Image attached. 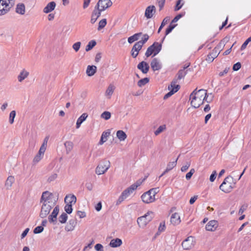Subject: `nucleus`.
Wrapping results in <instances>:
<instances>
[{"label":"nucleus","instance_id":"f257e3e1","mask_svg":"<svg viewBox=\"0 0 251 251\" xmlns=\"http://www.w3.org/2000/svg\"><path fill=\"white\" fill-rule=\"evenodd\" d=\"M40 202L42 203L40 217L45 218L50 213L51 209L54 206L55 201H53L52 194L48 191L44 192L42 195Z\"/></svg>","mask_w":251,"mask_h":251},{"label":"nucleus","instance_id":"f03ea898","mask_svg":"<svg viewBox=\"0 0 251 251\" xmlns=\"http://www.w3.org/2000/svg\"><path fill=\"white\" fill-rule=\"evenodd\" d=\"M208 95L207 94L206 90L204 89H200L198 91L197 89H195L191 94L190 96V100H191V104L192 106L195 108H197L200 105L203 104L204 100L207 102H210V101L207 100Z\"/></svg>","mask_w":251,"mask_h":251},{"label":"nucleus","instance_id":"7ed1b4c3","mask_svg":"<svg viewBox=\"0 0 251 251\" xmlns=\"http://www.w3.org/2000/svg\"><path fill=\"white\" fill-rule=\"evenodd\" d=\"M139 184H134L130 186L129 187L125 189L121 194L120 196L119 197L118 200L116 201V205H119L122 201L129 197L131 194L133 193Z\"/></svg>","mask_w":251,"mask_h":251},{"label":"nucleus","instance_id":"20e7f679","mask_svg":"<svg viewBox=\"0 0 251 251\" xmlns=\"http://www.w3.org/2000/svg\"><path fill=\"white\" fill-rule=\"evenodd\" d=\"M161 43H159L155 42L147 49L145 55L148 57L153 54V56H154L161 51Z\"/></svg>","mask_w":251,"mask_h":251},{"label":"nucleus","instance_id":"39448f33","mask_svg":"<svg viewBox=\"0 0 251 251\" xmlns=\"http://www.w3.org/2000/svg\"><path fill=\"white\" fill-rule=\"evenodd\" d=\"M233 180L232 176H227L220 186V189L225 193H229L233 188L232 184Z\"/></svg>","mask_w":251,"mask_h":251},{"label":"nucleus","instance_id":"423d86ee","mask_svg":"<svg viewBox=\"0 0 251 251\" xmlns=\"http://www.w3.org/2000/svg\"><path fill=\"white\" fill-rule=\"evenodd\" d=\"M153 217V212L149 211L144 216L140 217L137 219V224L140 227H144L152 219Z\"/></svg>","mask_w":251,"mask_h":251},{"label":"nucleus","instance_id":"0eeeda50","mask_svg":"<svg viewBox=\"0 0 251 251\" xmlns=\"http://www.w3.org/2000/svg\"><path fill=\"white\" fill-rule=\"evenodd\" d=\"M177 80L176 79H174L172 82L171 83L170 85L168 86V89L170 90V92L167 93L164 96V99L166 100L172 96L174 94L177 92L180 88V86L176 84Z\"/></svg>","mask_w":251,"mask_h":251},{"label":"nucleus","instance_id":"6e6552de","mask_svg":"<svg viewBox=\"0 0 251 251\" xmlns=\"http://www.w3.org/2000/svg\"><path fill=\"white\" fill-rule=\"evenodd\" d=\"M110 162L105 160L98 165L96 169V173L98 175L103 174L110 167Z\"/></svg>","mask_w":251,"mask_h":251},{"label":"nucleus","instance_id":"1a4fd4ad","mask_svg":"<svg viewBox=\"0 0 251 251\" xmlns=\"http://www.w3.org/2000/svg\"><path fill=\"white\" fill-rule=\"evenodd\" d=\"M112 5V2L111 0H99L95 6L101 11H103Z\"/></svg>","mask_w":251,"mask_h":251},{"label":"nucleus","instance_id":"9d476101","mask_svg":"<svg viewBox=\"0 0 251 251\" xmlns=\"http://www.w3.org/2000/svg\"><path fill=\"white\" fill-rule=\"evenodd\" d=\"M184 250H190L194 246V239L192 236H189L184 240L182 244Z\"/></svg>","mask_w":251,"mask_h":251},{"label":"nucleus","instance_id":"9b49d317","mask_svg":"<svg viewBox=\"0 0 251 251\" xmlns=\"http://www.w3.org/2000/svg\"><path fill=\"white\" fill-rule=\"evenodd\" d=\"M59 210V206H56L51 214L49 216L48 219L50 223H53L54 224H56L57 221V216L58 214Z\"/></svg>","mask_w":251,"mask_h":251},{"label":"nucleus","instance_id":"f8f14e48","mask_svg":"<svg viewBox=\"0 0 251 251\" xmlns=\"http://www.w3.org/2000/svg\"><path fill=\"white\" fill-rule=\"evenodd\" d=\"M141 199L142 201L146 203H151L155 201V197L149 193V191L144 193L141 196Z\"/></svg>","mask_w":251,"mask_h":251},{"label":"nucleus","instance_id":"ddd939ff","mask_svg":"<svg viewBox=\"0 0 251 251\" xmlns=\"http://www.w3.org/2000/svg\"><path fill=\"white\" fill-rule=\"evenodd\" d=\"M10 6L6 0H0V15L5 14L10 8Z\"/></svg>","mask_w":251,"mask_h":251},{"label":"nucleus","instance_id":"4468645a","mask_svg":"<svg viewBox=\"0 0 251 251\" xmlns=\"http://www.w3.org/2000/svg\"><path fill=\"white\" fill-rule=\"evenodd\" d=\"M155 7L154 5H150L146 9L145 16L147 19H151L153 17V14L155 13Z\"/></svg>","mask_w":251,"mask_h":251},{"label":"nucleus","instance_id":"2eb2a0df","mask_svg":"<svg viewBox=\"0 0 251 251\" xmlns=\"http://www.w3.org/2000/svg\"><path fill=\"white\" fill-rule=\"evenodd\" d=\"M151 66L153 71H158L161 69L162 65L159 60L157 58H154L151 62Z\"/></svg>","mask_w":251,"mask_h":251},{"label":"nucleus","instance_id":"dca6fc26","mask_svg":"<svg viewBox=\"0 0 251 251\" xmlns=\"http://www.w3.org/2000/svg\"><path fill=\"white\" fill-rule=\"evenodd\" d=\"M218 226V223L217 221L211 220L205 226L206 230L213 231H215Z\"/></svg>","mask_w":251,"mask_h":251},{"label":"nucleus","instance_id":"f3484780","mask_svg":"<svg viewBox=\"0 0 251 251\" xmlns=\"http://www.w3.org/2000/svg\"><path fill=\"white\" fill-rule=\"evenodd\" d=\"M137 68L143 74H147L149 70L150 66L148 63L143 61L138 64Z\"/></svg>","mask_w":251,"mask_h":251},{"label":"nucleus","instance_id":"a211bd4d","mask_svg":"<svg viewBox=\"0 0 251 251\" xmlns=\"http://www.w3.org/2000/svg\"><path fill=\"white\" fill-rule=\"evenodd\" d=\"M228 40L229 38L226 37L220 42L218 45H217V46L214 48V50L217 51V52L219 51V52H220V51L224 49L226 44L228 41Z\"/></svg>","mask_w":251,"mask_h":251},{"label":"nucleus","instance_id":"6ab92c4d","mask_svg":"<svg viewBox=\"0 0 251 251\" xmlns=\"http://www.w3.org/2000/svg\"><path fill=\"white\" fill-rule=\"evenodd\" d=\"M56 6V3L54 1H51L44 8L43 12L45 13H49L52 11Z\"/></svg>","mask_w":251,"mask_h":251},{"label":"nucleus","instance_id":"aec40b11","mask_svg":"<svg viewBox=\"0 0 251 251\" xmlns=\"http://www.w3.org/2000/svg\"><path fill=\"white\" fill-rule=\"evenodd\" d=\"M76 225V221L74 219H71L65 227L67 231H73Z\"/></svg>","mask_w":251,"mask_h":251},{"label":"nucleus","instance_id":"412c9836","mask_svg":"<svg viewBox=\"0 0 251 251\" xmlns=\"http://www.w3.org/2000/svg\"><path fill=\"white\" fill-rule=\"evenodd\" d=\"M180 219L177 213H173L171 217V222L174 225H178L180 223Z\"/></svg>","mask_w":251,"mask_h":251},{"label":"nucleus","instance_id":"4be33fe9","mask_svg":"<svg viewBox=\"0 0 251 251\" xmlns=\"http://www.w3.org/2000/svg\"><path fill=\"white\" fill-rule=\"evenodd\" d=\"M219 53L220 52H217V51L213 50L211 53L207 55L206 60L208 62H212L218 56Z\"/></svg>","mask_w":251,"mask_h":251},{"label":"nucleus","instance_id":"5701e85b","mask_svg":"<svg viewBox=\"0 0 251 251\" xmlns=\"http://www.w3.org/2000/svg\"><path fill=\"white\" fill-rule=\"evenodd\" d=\"M76 201V198L74 195H67L65 198L66 203L75 204Z\"/></svg>","mask_w":251,"mask_h":251},{"label":"nucleus","instance_id":"b1692460","mask_svg":"<svg viewBox=\"0 0 251 251\" xmlns=\"http://www.w3.org/2000/svg\"><path fill=\"white\" fill-rule=\"evenodd\" d=\"M45 152V151L41 150L40 149H39L38 153L36 154V155L34 157L33 159V162L34 164L37 163L41 160V159L44 156Z\"/></svg>","mask_w":251,"mask_h":251},{"label":"nucleus","instance_id":"393cba45","mask_svg":"<svg viewBox=\"0 0 251 251\" xmlns=\"http://www.w3.org/2000/svg\"><path fill=\"white\" fill-rule=\"evenodd\" d=\"M29 75V72L25 69L22 70L18 76V80L20 82H22Z\"/></svg>","mask_w":251,"mask_h":251},{"label":"nucleus","instance_id":"a878e982","mask_svg":"<svg viewBox=\"0 0 251 251\" xmlns=\"http://www.w3.org/2000/svg\"><path fill=\"white\" fill-rule=\"evenodd\" d=\"M97 71V67L94 65L88 66L86 70V74L88 76H91L94 75Z\"/></svg>","mask_w":251,"mask_h":251},{"label":"nucleus","instance_id":"bb28decb","mask_svg":"<svg viewBox=\"0 0 251 251\" xmlns=\"http://www.w3.org/2000/svg\"><path fill=\"white\" fill-rule=\"evenodd\" d=\"M88 117L87 113H83L77 120L76 123V128H78L81 124Z\"/></svg>","mask_w":251,"mask_h":251},{"label":"nucleus","instance_id":"cd10ccee","mask_svg":"<svg viewBox=\"0 0 251 251\" xmlns=\"http://www.w3.org/2000/svg\"><path fill=\"white\" fill-rule=\"evenodd\" d=\"M142 35V32H138L134 34L132 36L128 38L127 41L129 44L133 43L134 41H137L140 37Z\"/></svg>","mask_w":251,"mask_h":251},{"label":"nucleus","instance_id":"c85d7f7f","mask_svg":"<svg viewBox=\"0 0 251 251\" xmlns=\"http://www.w3.org/2000/svg\"><path fill=\"white\" fill-rule=\"evenodd\" d=\"M122 244V241L119 238L113 239L111 241L109 245L111 247L117 248L120 247Z\"/></svg>","mask_w":251,"mask_h":251},{"label":"nucleus","instance_id":"c756f323","mask_svg":"<svg viewBox=\"0 0 251 251\" xmlns=\"http://www.w3.org/2000/svg\"><path fill=\"white\" fill-rule=\"evenodd\" d=\"M16 13L24 15L25 13V6L23 3H18L16 8Z\"/></svg>","mask_w":251,"mask_h":251},{"label":"nucleus","instance_id":"7c9ffc66","mask_svg":"<svg viewBox=\"0 0 251 251\" xmlns=\"http://www.w3.org/2000/svg\"><path fill=\"white\" fill-rule=\"evenodd\" d=\"M110 131H104L101 135L100 140L99 142V144L101 145L107 140V137L110 135Z\"/></svg>","mask_w":251,"mask_h":251},{"label":"nucleus","instance_id":"2f4dec72","mask_svg":"<svg viewBox=\"0 0 251 251\" xmlns=\"http://www.w3.org/2000/svg\"><path fill=\"white\" fill-rule=\"evenodd\" d=\"M115 89V87L112 84H110L105 91V96L108 97V99L111 98V96L113 94Z\"/></svg>","mask_w":251,"mask_h":251},{"label":"nucleus","instance_id":"473e14b6","mask_svg":"<svg viewBox=\"0 0 251 251\" xmlns=\"http://www.w3.org/2000/svg\"><path fill=\"white\" fill-rule=\"evenodd\" d=\"M64 146L66 148V152L67 154H69L73 148V143L71 141H66L64 143Z\"/></svg>","mask_w":251,"mask_h":251},{"label":"nucleus","instance_id":"72a5a7b5","mask_svg":"<svg viewBox=\"0 0 251 251\" xmlns=\"http://www.w3.org/2000/svg\"><path fill=\"white\" fill-rule=\"evenodd\" d=\"M102 11L97 8L96 6L92 13V15L96 19H98L101 15V13Z\"/></svg>","mask_w":251,"mask_h":251},{"label":"nucleus","instance_id":"f704fd0d","mask_svg":"<svg viewBox=\"0 0 251 251\" xmlns=\"http://www.w3.org/2000/svg\"><path fill=\"white\" fill-rule=\"evenodd\" d=\"M117 137L120 141H124L127 137L126 134L123 130H118L117 132Z\"/></svg>","mask_w":251,"mask_h":251},{"label":"nucleus","instance_id":"c9c22d12","mask_svg":"<svg viewBox=\"0 0 251 251\" xmlns=\"http://www.w3.org/2000/svg\"><path fill=\"white\" fill-rule=\"evenodd\" d=\"M178 158V157H177L175 161H173V162H170L168 164L167 168L166 169V172H169L176 165Z\"/></svg>","mask_w":251,"mask_h":251},{"label":"nucleus","instance_id":"e433bc0d","mask_svg":"<svg viewBox=\"0 0 251 251\" xmlns=\"http://www.w3.org/2000/svg\"><path fill=\"white\" fill-rule=\"evenodd\" d=\"M185 68H183V69L180 70L177 74V79H181V78H183L185 75L187 74L186 71H185Z\"/></svg>","mask_w":251,"mask_h":251},{"label":"nucleus","instance_id":"4c0bfd02","mask_svg":"<svg viewBox=\"0 0 251 251\" xmlns=\"http://www.w3.org/2000/svg\"><path fill=\"white\" fill-rule=\"evenodd\" d=\"M68 219V215L67 213H63L60 216H59L58 219L59 221L61 224H64L66 222Z\"/></svg>","mask_w":251,"mask_h":251},{"label":"nucleus","instance_id":"58836bf2","mask_svg":"<svg viewBox=\"0 0 251 251\" xmlns=\"http://www.w3.org/2000/svg\"><path fill=\"white\" fill-rule=\"evenodd\" d=\"M96 45V42L95 40L90 41L86 46L85 50L86 51L90 50Z\"/></svg>","mask_w":251,"mask_h":251},{"label":"nucleus","instance_id":"ea45409f","mask_svg":"<svg viewBox=\"0 0 251 251\" xmlns=\"http://www.w3.org/2000/svg\"><path fill=\"white\" fill-rule=\"evenodd\" d=\"M14 181V178L12 176H9L7 178L6 182H5V186L7 187V188L10 187L12 186L13 183Z\"/></svg>","mask_w":251,"mask_h":251},{"label":"nucleus","instance_id":"a19ab883","mask_svg":"<svg viewBox=\"0 0 251 251\" xmlns=\"http://www.w3.org/2000/svg\"><path fill=\"white\" fill-rule=\"evenodd\" d=\"M149 39V36L147 34H144L143 35V37L141 40L138 41V42L141 46L143 47L144 44H145Z\"/></svg>","mask_w":251,"mask_h":251},{"label":"nucleus","instance_id":"79ce46f5","mask_svg":"<svg viewBox=\"0 0 251 251\" xmlns=\"http://www.w3.org/2000/svg\"><path fill=\"white\" fill-rule=\"evenodd\" d=\"M166 128V126L165 125H163L159 126L158 128L154 131V134L155 135H158L160 133L165 130Z\"/></svg>","mask_w":251,"mask_h":251},{"label":"nucleus","instance_id":"37998d69","mask_svg":"<svg viewBox=\"0 0 251 251\" xmlns=\"http://www.w3.org/2000/svg\"><path fill=\"white\" fill-rule=\"evenodd\" d=\"M149 81V79L148 77H145L139 80L137 84L139 87H142L148 83Z\"/></svg>","mask_w":251,"mask_h":251},{"label":"nucleus","instance_id":"c03bdc74","mask_svg":"<svg viewBox=\"0 0 251 251\" xmlns=\"http://www.w3.org/2000/svg\"><path fill=\"white\" fill-rule=\"evenodd\" d=\"M142 46L139 44L137 42H136L134 46H133L131 50L132 51H136V52L139 53V51L141 50Z\"/></svg>","mask_w":251,"mask_h":251},{"label":"nucleus","instance_id":"a18cd8bd","mask_svg":"<svg viewBox=\"0 0 251 251\" xmlns=\"http://www.w3.org/2000/svg\"><path fill=\"white\" fill-rule=\"evenodd\" d=\"M106 24H107L106 19H102L99 23V26H98V29L99 30H100L101 29L103 28L104 27H105Z\"/></svg>","mask_w":251,"mask_h":251},{"label":"nucleus","instance_id":"49530a36","mask_svg":"<svg viewBox=\"0 0 251 251\" xmlns=\"http://www.w3.org/2000/svg\"><path fill=\"white\" fill-rule=\"evenodd\" d=\"M176 24L173 25V23H171L166 30L165 35H167L171 32V31L176 26Z\"/></svg>","mask_w":251,"mask_h":251},{"label":"nucleus","instance_id":"de8ad7c7","mask_svg":"<svg viewBox=\"0 0 251 251\" xmlns=\"http://www.w3.org/2000/svg\"><path fill=\"white\" fill-rule=\"evenodd\" d=\"M64 210L66 212L69 214H71L73 211L72 204L69 203H66L64 207Z\"/></svg>","mask_w":251,"mask_h":251},{"label":"nucleus","instance_id":"09e8293b","mask_svg":"<svg viewBox=\"0 0 251 251\" xmlns=\"http://www.w3.org/2000/svg\"><path fill=\"white\" fill-rule=\"evenodd\" d=\"M169 20H170V18L169 17H165L163 19V21H162V22L160 27H159V29L158 30V33H159L160 32V31L162 29V28L168 23V22L169 21Z\"/></svg>","mask_w":251,"mask_h":251},{"label":"nucleus","instance_id":"8fccbe9b","mask_svg":"<svg viewBox=\"0 0 251 251\" xmlns=\"http://www.w3.org/2000/svg\"><path fill=\"white\" fill-rule=\"evenodd\" d=\"M101 117L106 120H107L110 118L111 113L108 111H104L101 114Z\"/></svg>","mask_w":251,"mask_h":251},{"label":"nucleus","instance_id":"3c124183","mask_svg":"<svg viewBox=\"0 0 251 251\" xmlns=\"http://www.w3.org/2000/svg\"><path fill=\"white\" fill-rule=\"evenodd\" d=\"M48 140H49V137L48 136H47L45 138L44 140V141H43V143L42 144V145H41V147H40V149L41 150H43L45 151H46V148H47V143L48 142Z\"/></svg>","mask_w":251,"mask_h":251},{"label":"nucleus","instance_id":"603ef678","mask_svg":"<svg viewBox=\"0 0 251 251\" xmlns=\"http://www.w3.org/2000/svg\"><path fill=\"white\" fill-rule=\"evenodd\" d=\"M16 116V112L14 110L12 111L9 115V123L12 124L14 122V120Z\"/></svg>","mask_w":251,"mask_h":251},{"label":"nucleus","instance_id":"864d4df0","mask_svg":"<svg viewBox=\"0 0 251 251\" xmlns=\"http://www.w3.org/2000/svg\"><path fill=\"white\" fill-rule=\"evenodd\" d=\"M185 13H181L176 15L172 21V23L177 22L181 18L184 16Z\"/></svg>","mask_w":251,"mask_h":251},{"label":"nucleus","instance_id":"5fc2aeb1","mask_svg":"<svg viewBox=\"0 0 251 251\" xmlns=\"http://www.w3.org/2000/svg\"><path fill=\"white\" fill-rule=\"evenodd\" d=\"M166 228L165 223V222H162L160 223L159 226L158 227V232H162L165 231Z\"/></svg>","mask_w":251,"mask_h":251},{"label":"nucleus","instance_id":"6e6d98bb","mask_svg":"<svg viewBox=\"0 0 251 251\" xmlns=\"http://www.w3.org/2000/svg\"><path fill=\"white\" fill-rule=\"evenodd\" d=\"M43 230L44 227L42 226H38L34 229L33 232L34 234H38L41 233Z\"/></svg>","mask_w":251,"mask_h":251},{"label":"nucleus","instance_id":"4d7b16f0","mask_svg":"<svg viewBox=\"0 0 251 251\" xmlns=\"http://www.w3.org/2000/svg\"><path fill=\"white\" fill-rule=\"evenodd\" d=\"M251 42V36L248 38L242 44L241 47V50H244L246 49L247 45L249 42Z\"/></svg>","mask_w":251,"mask_h":251},{"label":"nucleus","instance_id":"13d9d810","mask_svg":"<svg viewBox=\"0 0 251 251\" xmlns=\"http://www.w3.org/2000/svg\"><path fill=\"white\" fill-rule=\"evenodd\" d=\"M182 1V0H178L176 1V5L175 8V11L179 10L182 6L183 3L181 4V2Z\"/></svg>","mask_w":251,"mask_h":251},{"label":"nucleus","instance_id":"bf43d9fd","mask_svg":"<svg viewBox=\"0 0 251 251\" xmlns=\"http://www.w3.org/2000/svg\"><path fill=\"white\" fill-rule=\"evenodd\" d=\"M81 46V42H77L74 44L73 45V49L76 51H78L80 49Z\"/></svg>","mask_w":251,"mask_h":251},{"label":"nucleus","instance_id":"052dcab7","mask_svg":"<svg viewBox=\"0 0 251 251\" xmlns=\"http://www.w3.org/2000/svg\"><path fill=\"white\" fill-rule=\"evenodd\" d=\"M195 172V171L194 169H191L186 175V179L187 180H189L191 178L192 175L194 174Z\"/></svg>","mask_w":251,"mask_h":251},{"label":"nucleus","instance_id":"680f3d73","mask_svg":"<svg viewBox=\"0 0 251 251\" xmlns=\"http://www.w3.org/2000/svg\"><path fill=\"white\" fill-rule=\"evenodd\" d=\"M190 162H187L186 164L182 166L181 168V171L182 172H185L190 166Z\"/></svg>","mask_w":251,"mask_h":251},{"label":"nucleus","instance_id":"e2e57ef3","mask_svg":"<svg viewBox=\"0 0 251 251\" xmlns=\"http://www.w3.org/2000/svg\"><path fill=\"white\" fill-rule=\"evenodd\" d=\"M57 176V175L55 173L51 174L48 178V181L50 182L54 180Z\"/></svg>","mask_w":251,"mask_h":251},{"label":"nucleus","instance_id":"0e129e2a","mask_svg":"<svg viewBox=\"0 0 251 251\" xmlns=\"http://www.w3.org/2000/svg\"><path fill=\"white\" fill-rule=\"evenodd\" d=\"M158 188H154L149 190V193L153 195L154 197H155V195L158 193Z\"/></svg>","mask_w":251,"mask_h":251},{"label":"nucleus","instance_id":"69168bd1","mask_svg":"<svg viewBox=\"0 0 251 251\" xmlns=\"http://www.w3.org/2000/svg\"><path fill=\"white\" fill-rule=\"evenodd\" d=\"M241 67V64L240 62H237L233 65L232 69L233 71H237L239 70Z\"/></svg>","mask_w":251,"mask_h":251},{"label":"nucleus","instance_id":"338daca9","mask_svg":"<svg viewBox=\"0 0 251 251\" xmlns=\"http://www.w3.org/2000/svg\"><path fill=\"white\" fill-rule=\"evenodd\" d=\"M103 246L100 244H97L95 246V249L97 251H103Z\"/></svg>","mask_w":251,"mask_h":251},{"label":"nucleus","instance_id":"774afa93","mask_svg":"<svg viewBox=\"0 0 251 251\" xmlns=\"http://www.w3.org/2000/svg\"><path fill=\"white\" fill-rule=\"evenodd\" d=\"M165 2V0H158V6L159 7V10H162L164 7Z\"/></svg>","mask_w":251,"mask_h":251}]
</instances>
